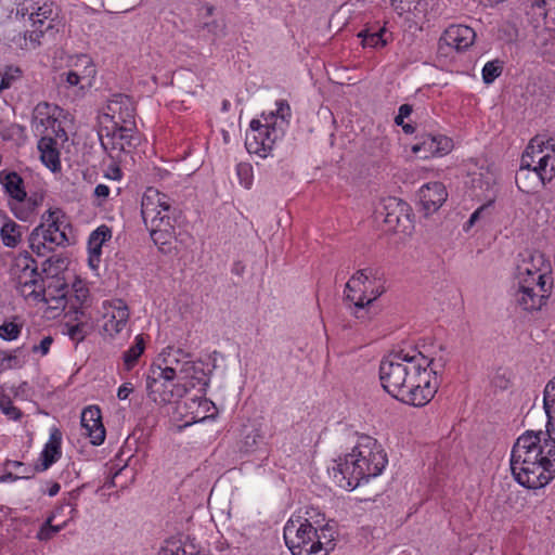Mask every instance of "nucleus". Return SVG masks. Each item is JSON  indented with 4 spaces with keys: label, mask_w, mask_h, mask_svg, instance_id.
<instances>
[{
    "label": "nucleus",
    "mask_w": 555,
    "mask_h": 555,
    "mask_svg": "<svg viewBox=\"0 0 555 555\" xmlns=\"http://www.w3.org/2000/svg\"><path fill=\"white\" fill-rule=\"evenodd\" d=\"M434 363L421 352L400 350L384 358L379 364L383 388L395 399L413 406L426 405L436 395L439 383Z\"/></svg>",
    "instance_id": "1"
},
{
    "label": "nucleus",
    "mask_w": 555,
    "mask_h": 555,
    "mask_svg": "<svg viewBox=\"0 0 555 555\" xmlns=\"http://www.w3.org/2000/svg\"><path fill=\"white\" fill-rule=\"evenodd\" d=\"M543 431L527 430L512 448L511 470L514 479L528 489H540L551 481L545 473L542 446Z\"/></svg>",
    "instance_id": "2"
},
{
    "label": "nucleus",
    "mask_w": 555,
    "mask_h": 555,
    "mask_svg": "<svg viewBox=\"0 0 555 555\" xmlns=\"http://www.w3.org/2000/svg\"><path fill=\"white\" fill-rule=\"evenodd\" d=\"M386 464L387 456L384 450L370 451L369 455H365V451H359L346 454L344 459L339 457L330 474L338 487L353 490L362 480L382 474Z\"/></svg>",
    "instance_id": "3"
},
{
    "label": "nucleus",
    "mask_w": 555,
    "mask_h": 555,
    "mask_svg": "<svg viewBox=\"0 0 555 555\" xmlns=\"http://www.w3.org/2000/svg\"><path fill=\"white\" fill-rule=\"evenodd\" d=\"M176 372L171 367H162L152 364L146 377L147 397L159 405L175 402L182 398L186 388L184 385L175 383Z\"/></svg>",
    "instance_id": "4"
},
{
    "label": "nucleus",
    "mask_w": 555,
    "mask_h": 555,
    "mask_svg": "<svg viewBox=\"0 0 555 555\" xmlns=\"http://www.w3.org/2000/svg\"><path fill=\"white\" fill-rule=\"evenodd\" d=\"M315 538V527L307 518H291L284 527V540L293 555H321L320 541Z\"/></svg>",
    "instance_id": "5"
},
{
    "label": "nucleus",
    "mask_w": 555,
    "mask_h": 555,
    "mask_svg": "<svg viewBox=\"0 0 555 555\" xmlns=\"http://www.w3.org/2000/svg\"><path fill=\"white\" fill-rule=\"evenodd\" d=\"M134 126L113 125L99 132L102 147L106 152L119 151L130 153L140 143V137L133 133Z\"/></svg>",
    "instance_id": "6"
},
{
    "label": "nucleus",
    "mask_w": 555,
    "mask_h": 555,
    "mask_svg": "<svg viewBox=\"0 0 555 555\" xmlns=\"http://www.w3.org/2000/svg\"><path fill=\"white\" fill-rule=\"evenodd\" d=\"M410 206L397 197H388L383 201L377 214L384 218V223L389 230L405 231L410 220Z\"/></svg>",
    "instance_id": "7"
},
{
    "label": "nucleus",
    "mask_w": 555,
    "mask_h": 555,
    "mask_svg": "<svg viewBox=\"0 0 555 555\" xmlns=\"http://www.w3.org/2000/svg\"><path fill=\"white\" fill-rule=\"evenodd\" d=\"M170 211H172V206L166 194L154 188H149L144 192L141 201V215L146 228L162 218L165 212Z\"/></svg>",
    "instance_id": "8"
},
{
    "label": "nucleus",
    "mask_w": 555,
    "mask_h": 555,
    "mask_svg": "<svg viewBox=\"0 0 555 555\" xmlns=\"http://www.w3.org/2000/svg\"><path fill=\"white\" fill-rule=\"evenodd\" d=\"M520 256L522 257L521 262L516 268L518 274L537 275L538 280L552 283V279L548 276L551 263L544 254L539 250H526Z\"/></svg>",
    "instance_id": "9"
},
{
    "label": "nucleus",
    "mask_w": 555,
    "mask_h": 555,
    "mask_svg": "<svg viewBox=\"0 0 555 555\" xmlns=\"http://www.w3.org/2000/svg\"><path fill=\"white\" fill-rule=\"evenodd\" d=\"M453 149V141L443 134L426 133L420 138V142L413 145L412 152L420 154L422 158L443 156Z\"/></svg>",
    "instance_id": "10"
},
{
    "label": "nucleus",
    "mask_w": 555,
    "mask_h": 555,
    "mask_svg": "<svg viewBox=\"0 0 555 555\" xmlns=\"http://www.w3.org/2000/svg\"><path fill=\"white\" fill-rule=\"evenodd\" d=\"M552 289V283L541 281L538 288L526 287L522 291H516L515 300L525 311L540 310L547 301Z\"/></svg>",
    "instance_id": "11"
},
{
    "label": "nucleus",
    "mask_w": 555,
    "mask_h": 555,
    "mask_svg": "<svg viewBox=\"0 0 555 555\" xmlns=\"http://www.w3.org/2000/svg\"><path fill=\"white\" fill-rule=\"evenodd\" d=\"M530 156L528 150L521 156L520 168L516 173L515 181L517 188L527 194L533 193L540 185H545L547 181L540 176L529 163L528 157Z\"/></svg>",
    "instance_id": "12"
},
{
    "label": "nucleus",
    "mask_w": 555,
    "mask_h": 555,
    "mask_svg": "<svg viewBox=\"0 0 555 555\" xmlns=\"http://www.w3.org/2000/svg\"><path fill=\"white\" fill-rule=\"evenodd\" d=\"M28 242L30 249L42 257L53 251V247L48 246L47 243L60 246L68 243V238L60 233H56L55 236H50L49 230H46L44 224H39L31 231Z\"/></svg>",
    "instance_id": "13"
},
{
    "label": "nucleus",
    "mask_w": 555,
    "mask_h": 555,
    "mask_svg": "<svg viewBox=\"0 0 555 555\" xmlns=\"http://www.w3.org/2000/svg\"><path fill=\"white\" fill-rule=\"evenodd\" d=\"M476 38L473 28L466 25H451L442 34L439 43L454 48L456 51H463L469 48Z\"/></svg>",
    "instance_id": "14"
},
{
    "label": "nucleus",
    "mask_w": 555,
    "mask_h": 555,
    "mask_svg": "<svg viewBox=\"0 0 555 555\" xmlns=\"http://www.w3.org/2000/svg\"><path fill=\"white\" fill-rule=\"evenodd\" d=\"M81 426L86 429L91 443L101 446L105 440V428L102 423L101 410L96 405L83 409L81 413Z\"/></svg>",
    "instance_id": "15"
},
{
    "label": "nucleus",
    "mask_w": 555,
    "mask_h": 555,
    "mask_svg": "<svg viewBox=\"0 0 555 555\" xmlns=\"http://www.w3.org/2000/svg\"><path fill=\"white\" fill-rule=\"evenodd\" d=\"M108 114L113 125L134 126V107L128 95L118 94L108 102Z\"/></svg>",
    "instance_id": "16"
},
{
    "label": "nucleus",
    "mask_w": 555,
    "mask_h": 555,
    "mask_svg": "<svg viewBox=\"0 0 555 555\" xmlns=\"http://www.w3.org/2000/svg\"><path fill=\"white\" fill-rule=\"evenodd\" d=\"M418 197L425 214L429 215L442 206L448 198V192L441 182H431L421 188Z\"/></svg>",
    "instance_id": "17"
},
{
    "label": "nucleus",
    "mask_w": 555,
    "mask_h": 555,
    "mask_svg": "<svg viewBox=\"0 0 555 555\" xmlns=\"http://www.w3.org/2000/svg\"><path fill=\"white\" fill-rule=\"evenodd\" d=\"M276 139L278 132L275 128H270V126L267 125V131L247 133L245 145L249 153L266 157L267 153L273 149Z\"/></svg>",
    "instance_id": "18"
},
{
    "label": "nucleus",
    "mask_w": 555,
    "mask_h": 555,
    "mask_svg": "<svg viewBox=\"0 0 555 555\" xmlns=\"http://www.w3.org/2000/svg\"><path fill=\"white\" fill-rule=\"evenodd\" d=\"M0 183L12 199L18 203L26 201L27 192L25 191L24 180L17 172L0 171Z\"/></svg>",
    "instance_id": "19"
},
{
    "label": "nucleus",
    "mask_w": 555,
    "mask_h": 555,
    "mask_svg": "<svg viewBox=\"0 0 555 555\" xmlns=\"http://www.w3.org/2000/svg\"><path fill=\"white\" fill-rule=\"evenodd\" d=\"M38 150L42 163L53 172L61 169L60 152L56 141L50 135H42L38 142Z\"/></svg>",
    "instance_id": "20"
},
{
    "label": "nucleus",
    "mask_w": 555,
    "mask_h": 555,
    "mask_svg": "<svg viewBox=\"0 0 555 555\" xmlns=\"http://www.w3.org/2000/svg\"><path fill=\"white\" fill-rule=\"evenodd\" d=\"M56 121V118L52 116L49 103L40 102L35 106L31 128L37 134H43L49 128H54Z\"/></svg>",
    "instance_id": "21"
},
{
    "label": "nucleus",
    "mask_w": 555,
    "mask_h": 555,
    "mask_svg": "<svg viewBox=\"0 0 555 555\" xmlns=\"http://www.w3.org/2000/svg\"><path fill=\"white\" fill-rule=\"evenodd\" d=\"M362 38L363 47L384 48L391 39V34L385 27H370L358 35Z\"/></svg>",
    "instance_id": "22"
},
{
    "label": "nucleus",
    "mask_w": 555,
    "mask_h": 555,
    "mask_svg": "<svg viewBox=\"0 0 555 555\" xmlns=\"http://www.w3.org/2000/svg\"><path fill=\"white\" fill-rule=\"evenodd\" d=\"M41 220L40 224H44L46 230H49L50 236H55L56 233L67 236L65 229L68 224L65 221V214L62 209H49L42 215Z\"/></svg>",
    "instance_id": "23"
},
{
    "label": "nucleus",
    "mask_w": 555,
    "mask_h": 555,
    "mask_svg": "<svg viewBox=\"0 0 555 555\" xmlns=\"http://www.w3.org/2000/svg\"><path fill=\"white\" fill-rule=\"evenodd\" d=\"M531 12L544 21V26L555 29V0H533Z\"/></svg>",
    "instance_id": "24"
},
{
    "label": "nucleus",
    "mask_w": 555,
    "mask_h": 555,
    "mask_svg": "<svg viewBox=\"0 0 555 555\" xmlns=\"http://www.w3.org/2000/svg\"><path fill=\"white\" fill-rule=\"evenodd\" d=\"M150 236L154 244L158 247V250L164 255H173L177 251L173 245L176 240V232H168V230H149Z\"/></svg>",
    "instance_id": "25"
},
{
    "label": "nucleus",
    "mask_w": 555,
    "mask_h": 555,
    "mask_svg": "<svg viewBox=\"0 0 555 555\" xmlns=\"http://www.w3.org/2000/svg\"><path fill=\"white\" fill-rule=\"evenodd\" d=\"M43 281L40 279V274L38 272V267L31 268V274L30 279L26 280L24 282L20 281L21 292L26 293L28 292L29 296H33L36 299H42L43 298L46 289L43 286Z\"/></svg>",
    "instance_id": "26"
},
{
    "label": "nucleus",
    "mask_w": 555,
    "mask_h": 555,
    "mask_svg": "<svg viewBox=\"0 0 555 555\" xmlns=\"http://www.w3.org/2000/svg\"><path fill=\"white\" fill-rule=\"evenodd\" d=\"M22 227L13 220H9L3 223L0 230V236L3 245L10 248H14L21 242Z\"/></svg>",
    "instance_id": "27"
},
{
    "label": "nucleus",
    "mask_w": 555,
    "mask_h": 555,
    "mask_svg": "<svg viewBox=\"0 0 555 555\" xmlns=\"http://www.w3.org/2000/svg\"><path fill=\"white\" fill-rule=\"evenodd\" d=\"M145 350V340L142 335L134 338V344L124 352L122 360L126 371H131L138 363L139 358Z\"/></svg>",
    "instance_id": "28"
},
{
    "label": "nucleus",
    "mask_w": 555,
    "mask_h": 555,
    "mask_svg": "<svg viewBox=\"0 0 555 555\" xmlns=\"http://www.w3.org/2000/svg\"><path fill=\"white\" fill-rule=\"evenodd\" d=\"M61 456V450L55 449V451H52V449H49L48 446H44L39 463H37L35 466H28V468H25L24 473L31 475H35L38 472H44L47 470L53 463H55Z\"/></svg>",
    "instance_id": "29"
},
{
    "label": "nucleus",
    "mask_w": 555,
    "mask_h": 555,
    "mask_svg": "<svg viewBox=\"0 0 555 555\" xmlns=\"http://www.w3.org/2000/svg\"><path fill=\"white\" fill-rule=\"evenodd\" d=\"M335 530L334 526L331 524H326L322 526L320 529L315 528V538L313 541H320L321 544V552H318V554L321 555H327L331 550H334L335 547Z\"/></svg>",
    "instance_id": "30"
},
{
    "label": "nucleus",
    "mask_w": 555,
    "mask_h": 555,
    "mask_svg": "<svg viewBox=\"0 0 555 555\" xmlns=\"http://www.w3.org/2000/svg\"><path fill=\"white\" fill-rule=\"evenodd\" d=\"M553 154L545 153L540 156L537 160V165L533 169L544 178L545 181L550 182L555 173V149L554 145L551 147Z\"/></svg>",
    "instance_id": "31"
},
{
    "label": "nucleus",
    "mask_w": 555,
    "mask_h": 555,
    "mask_svg": "<svg viewBox=\"0 0 555 555\" xmlns=\"http://www.w3.org/2000/svg\"><path fill=\"white\" fill-rule=\"evenodd\" d=\"M547 436L548 438H544V447L543 449V457H544V467L546 475L551 476V480L555 477V440L551 438V426H547Z\"/></svg>",
    "instance_id": "32"
},
{
    "label": "nucleus",
    "mask_w": 555,
    "mask_h": 555,
    "mask_svg": "<svg viewBox=\"0 0 555 555\" xmlns=\"http://www.w3.org/2000/svg\"><path fill=\"white\" fill-rule=\"evenodd\" d=\"M112 237V232L106 225H101L94 230L88 241L89 251L102 254V245Z\"/></svg>",
    "instance_id": "33"
},
{
    "label": "nucleus",
    "mask_w": 555,
    "mask_h": 555,
    "mask_svg": "<svg viewBox=\"0 0 555 555\" xmlns=\"http://www.w3.org/2000/svg\"><path fill=\"white\" fill-rule=\"evenodd\" d=\"M180 217V211L172 207V211L165 212L162 218L157 219L153 224H151L147 229L154 230H168V232H176V223L178 218Z\"/></svg>",
    "instance_id": "34"
},
{
    "label": "nucleus",
    "mask_w": 555,
    "mask_h": 555,
    "mask_svg": "<svg viewBox=\"0 0 555 555\" xmlns=\"http://www.w3.org/2000/svg\"><path fill=\"white\" fill-rule=\"evenodd\" d=\"M89 296V291L82 286L79 288H75V295L70 296L68 304L69 309L76 313L75 320H79L78 314L81 317L85 315V312L81 310L83 304L87 301Z\"/></svg>",
    "instance_id": "35"
},
{
    "label": "nucleus",
    "mask_w": 555,
    "mask_h": 555,
    "mask_svg": "<svg viewBox=\"0 0 555 555\" xmlns=\"http://www.w3.org/2000/svg\"><path fill=\"white\" fill-rule=\"evenodd\" d=\"M543 408L547 415V426L552 425V409L555 408V377L544 388Z\"/></svg>",
    "instance_id": "36"
},
{
    "label": "nucleus",
    "mask_w": 555,
    "mask_h": 555,
    "mask_svg": "<svg viewBox=\"0 0 555 555\" xmlns=\"http://www.w3.org/2000/svg\"><path fill=\"white\" fill-rule=\"evenodd\" d=\"M503 62L500 60H493L487 62L482 68V80L485 83H492L503 72Z\"/></svg>",
    "instance_id": "37"
},
{
    "label": "nucleus",
    "mask_w": 555,
    "mask_h": 555,
    "mask_svg": "<svg viewBox=\"0 0 555 555\" xmlns=\"http://www.w3.org/2000/svg\"><path fill=\"white\" fill-rule=\"evenodd\" d=\"M384 292L385 288L383 286H376L370 291V296H367V288L365 287L362 291V295L359 297L357 302H354V308L363 310L364 308L370 307L372 302L376 298H378Z\"/></svg>",
    "instance_id": "38"
},
{
    "label": "nucleus",
    "mask_w": 555,
    "mask_h": 555,
    "mask_svg": "<svg viewBox=\"0 0 555 555\" xmlns=\"http://www.w3.org/2000/svg\"><path fill=\"white\" fill-rule=\"evenodd\" d=\"M0 92L4 89H9L14 81L22 77V70L20 67L7 66L3 72L0 73Z\"/></svg>",
    "instance_id": "39"
},
{
    "label": "nucleus",
    "mask_w": 555,
    "mask_h": 555,
    "mask_svg": "<svg viewBox=\"0 0 555 555\" xmlns=\"http://www.w3.org/2000/svg\"><path fill=\"white\" fill-rule=\"evenodd\" d=\"M67 326V335L70 339L76 340L77 343L82 341L91 332V326L87 322H78L74 325Z\"/></svg>",
    "instance_id": "40"
},
{
    "label": "nucleus",
    "mask_w": 555,
    "mask_h": 555,
    "mask_svg": "<svg viewBox=\"0 0 555 555\" xmlns=\"http://www.w3.org/2000/svg\"><path fill=\"white\" fill-rule=\"evenodd\" d=\"M0 410L13 421H17L22 416L21 410L16 408L11 398L4 393L0 395Z\"/></svg>",
    "instance_id": "41"
},
{
    "label": "nucleus",
    "mask_w": 555,
    "mask_h": 555,
    "mask_svg": "<svg viewBox=\"0 0 555 555\" xmlns=\"http://www.w3.org/2000/svg\"><path fill=\"white\" fill-rule=\"evenodd\" d=\"M236 175L238 177L240 183L249 189L253 183V167L248 163H240L236 166Z\"/></svg>",
    "instance_id": "42"
},
{
    "label": "nucleus",
    "mask_w": 555,
    "mask_h": 555,
    "mask_svg": "<svg viewBox=\"0 0 555 555\" xmlns=\"http://www.w3.org/2000/svg\"><path fill=\"white\" fill-rule=\"evenodd\" d=\"M18 350V348L15 349L13 353L2 350L0 373L7 370L22 366L18 357L15 354Z\"/></svg>",
    "instance_id": "43"
},
{
    "label": "nucleus",
    "mask_w": 555,
    "mask_h": 555,
    "mask_svg": "<svg viewBox=\"0 0 555 555\" xmlns=\"http://www.w3.org/2000/svg\"><path fill=\"white\" fill-rule=\"evenodd\" d=\"M21 334V326L13 322H4L0 325V338L4 340H14Z\"/></svg>",
    "instance_id": "44"
},
{
    "label": "nucleus",
    "mask_w": 555,
    "mask_h": 555,
    "mask_svg": "<svg viewBox=\"0 0 555 555\" xmlns=\"http://www.w3.org/2000/svg\"><path fill=\"white\" fill-rule=\"evenodd\" d=\"M382 450L376 447V440L370 436H362L360 442L353 448L352 453H359V451H365V455H369L370 451Z\"/></svg>",
    "instance_id": "45"
},
{
    "label": "nucleus",
    "mask_w": 555,
    "mask_h": 555,
    "mask_svg": "<svg viewBox=\"0 0 555 555\" xmlns=\"http://www.w3.org/2000/svg\"><path fill=\"white\" fill-rule=\"evenodd\" d=\"M516 279L518 283L517 291L525 289V286L531 288H538L541 286V280H538L537 275L518 274V272H516Z\"/></svg>",
    "instance_id": "46"
},
{
    "label": "nucleus",
    "mask_w": 555,
    "mask_h": 555,
    "mask_svg": "<svg viewBox=\"0 0 555 555\" xmlns=\"http://www.w3.org/2000/svg\"><path fill=\"white\" fill-rule=\"evenodd\" d=\"M55 267V273L66 267V259L60 256H51L42 262V272L49 273Z\"/></svg>",
    "instance_id": "47"
},
{
    "label": "nucleus",
    "mask_w": 555,
    "mask_h": 555,
    "mask_svg": "<svg viewBox=\"0 0 555 555\" xmlns=\"http://www.w3.org/2000/svg\"><path fill=\"white\" fill-rule=\"evenodd\" d=\"M197 367L195 363L190 359L182 362L181 366L178 370V376L181 379L184 378H197L196 377Z\"/></svg>",
    "instance_id": "48"
},
{
    "label": "nucleus",
    "mask_w": 555,
    "mask_h": 555,
    "mask_svg": "<svg viewBox=\"0 0 555 555\" xmlns=\"http://www.w3.org/2000/svg\"><path fill=\"white\" fill-rule=\"evenodd\" d=\"M162 361L164 363V367H171L176 372V377H178V370L182 364V359L176 357V353L171 351H164L162 354Z\"/></svg>",
    "instance_id": "49"
},
{
    "label": "nucleus",
    "mask_w": 555,
    "mask_h": 555,
    "mask_svg": "<svg viewBox=\"0 0 555 555\" xmlns=\"http://www.w3.org/2000/svg\"><path fill=\"white\" fill-rule=\"evenodd\" d=\"M203 28L207 29L215 38L225 35V24L223 21L212 20L205 22Z\"/></svg>",
    "instance_id": "50"
},
{
    "label": "nucleus",
    "mask_w": 555,
    "mask_h": 555,
    "mask_svg": "<svg viewBox=\"0 0 555 555\" xmlns=\"http://www.w3.org/2000/svg\"><path fill=\"white\" fill-rule=\"evenodd\" d=\"M81 79H83V77L75 70H68L66 73L60 74V82L65 83L67 88L78 86Z\"/></svg>",
    "instance_id": "51"
},
{
    "label": "nucleus",
    "mask_w": 555,
    "mask_h": 555,
    "mask_svg": "<svg viewBox=\"0 0 555 555\" xmlns=\"http://www.w3.org/2000/svg\"><path fill=\"white\" fill-rule=\"evenodd\" d=\"M52 518H48L44 525L39 530L37 537L41 541L50 540L56 532L60 531L59 526H52L51 525Z\"/></svg>",
    "instance_id": "52"
},
{
    "label": "nucleus",
    "mask_w": 555,
    "mask_h": 555,
    "mask_svg": "<svg viewBox=\"0 0 555 555\" xmlns=\"http://www.w3.org/2000/svg\"><path fill=\"white\" fill-rule=\"evenodd\" d=\"M80 491H81V488H77V489L70 491L68 493V495H69L68 501L60 506L61 511H64L66 508L68 509V514L70 515V518H73L74 515L76 514V503L75 502L78 500V498L80 495Z\"/></svg>",
    "instance_id": "53"
},
{
    "label": "nucleus",
    "mask_w": 555,
    "mask_h": 555,
    "mask_svg": "<svg viewBox=\"0 0 555 555\" xmlns=\"http://www.w3.org/2000/svg\"><path fill=\"white\" fill-rule=\"evenodd\" d=\"M371 278H374L375 279V272L373 269H362V270H358L350 279V282H358V283H365V282H370V279Z\"/></svg>",
    "instance_id": "54"
},
{
    "label": "nucleus",
    "mask_w": 555,
    "mask_h": 555,
    "mask_svg": "<svg viewBox=\"0 0 555 555\" xmlns=\"http://www.w3.org/2000/svg\"><path fill=\"white\" fill-rule=\"evenodd\" d=\"M126 323H120L118 322V320H114V319H108L105 323H104V331L107 332L109 335H114V334H118L119 332H121V330L125 327Z\"/></svg>",
    "instance_id": "55"
},
{
    "label": "nucleus",
    "mask_w": 555,
    "mask_h": 555,
    "mask_svg": "<svg viewBox=\"0 0 555 555\" xmlns=\"http://www.w3.org/2000/svg\"><path fill=\"white\" fill-rule=\"evenodd\" d=\"M61 441H62V434L57 428H54L51 431L50 439L46 446H48L49 449H52V451H55V449L61 450Z\"/></svg>",
    "instance_id": "56"
},
{
    "label": "nucleus",
    "mask_w": 555,
    "mask_h": 555,
    "mask_svg": "<svg viewBox=\"0 0 555 555\" xmlns=\"http://www.w3.org/2000/svg\"><path fill=\"white\" fill-rule=\"evenodd\" d=\"M53 343V338L51 336H46L42 338L39 345H34L31 348L33 352H41L42 354H47L50 350V347Z\"/></svg>",
    "instance_id": "57"
},
{
    "label": "nucleus",
    "mask_w": 555,
    "mask_h": 555,
    "mask_svg": "<svg viewBox=\"0 0 555 555\" xmlns=\"http://www.w3.org/2000/svg\"><path fill=\"white\" fill-rule=\"evenodd\" d=\"M21 475L18 474H13L12 472H7L5 474H2L0 476V481L1 482H5V481H16L18 479H29V478H33L35 475H31L30 473L28 474H25L24 470L23 472H20Z\"/></svg>",
    "instance_id": "58"
},
{
    "label": "nucleus",
    "mask_w": 555,
    "mask_h": 555,
    "mask_svg": "<svg viewBox=\"0 0 555 555\" xmlns=\"http://www.w3.org/2000/svg\"><path fill=\"white\" fill-rule=\"evenodd\" d=\"M114 320H118L120 323H127L129 318L128 308L119 301V307L116 308V311L111 317Z\"/></svg>",
    "instance_id": "59"
},
{
    "label": "nucleus",
    "mask_w": 555,
    "mask_h": 555,
    "mask_svg": "<svg viewBox=\"0 0 555 555\" xmlns=\"http://www.w3.org/2000/svg\"><path fill=\"white\" fill-rule=\"evenodd\" d=\"M492 205V202H488L487 204L480 206L477 208L472 216L469 217L467 224L468 227H472L477 222V220L481 217V215Z\"/></svg>",
    "instance_id": "60"
},
{
    "label": "nucleus",
    "mask_w": 555,
    "mask_h": 555,
    "mask_svg": "<svg viewBox=\"0 0 555 555\" xmlns=\"http://www.w3.org/2000/svg\"><path fill=\"white\" fill-rule=\"evenodd\" d=\"M51 14V10H46L44 8H39L36 13H31L30 20L34 24L40 23L42 24V18H49V15Z\"/></svg>",
    "instance_id": "61"
},
{
    "label": "nucleus",
    "mask_w": 555,
    "mask_h": 555,
    "mask_svg": "<svg viewBox=\"0 0 555 555\" xmlns=\"http://www.w3.org/2000/svg\"><path fill=\"white\" fill-rule=\"evenodd\" d=\"M132 391V385L130 383H125L119 387L117 391V397L119 400H126Z\"/></svg>",
    "instance_id": "62"
},
{
    "label": "nucleus",
    "mask_w": 555,
    "mask_h": 555,
    "mask_svg": "<svg viewBox=\"0 0 555 555\" xmlns=\"http://www.w3.org/2000/svg\"><path fill=\"white\" fill-rule=\"evenodd\" d=\"M109 195V188L105 184H98L94 189V196L106 199Z\"/></svg>",
    "instance_id": "63"
},
{
    "label": "nucleus",
    "mask_w": 555,
    "mask_h": 555,
    "mask_svg": "<svg viewBox=\"0 0 555 555\" xmlns=\"http://www.w3.org/2000/svg\"><path fill=\"white\" fill-rule=\"evenodd\" d=\"M261 131H267V125H262L260 122V120L253 119L250 121V132L249 133L261 132Z\"/></svg>",
    "instance_id": "64"
}]
</instances>
